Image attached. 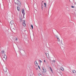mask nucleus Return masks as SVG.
Instances as JSON below:
<instances>
[{
    "instance_id": "obj_19",
    "label": "nucleus",
    "mask_w": 76,
    "mask_h": 76,
    "mask_svg": "<svg viewBox=\"0 0 76 76\" xmlns=\"http://www.w3.org/2000/svg\"><path fill=\"white\" fill-rule=\"evenodd\" d=\"M1 53H4V50H2L1 51Z\"/></svg>"
},
{
    "instance_id": "obj_27",
    "label": "nucleus",
    "mask_w": 76,
    "mask_h": 76,
    "mask_svg": "<svg viewBox=\"0 0 76 76\" xmlns=\"http://www.w3.org/2000/svg\"><path fill=\"white\" fill-rule=\"evenodd\" d=\"M15 40L16 41H17L18 40V38L17 37L15 38Z\"/></svg>"
},
{
    "instance_id": "obj_7",
    "label": "nucleus",
    "mask_w": 76,
    "mask_h": 76,
    "mask_svg": "<svg viewBox=\"0 0 76 76\" xmlns=\"http://www.w3.org/2000/svg\"><path fill=\"white\" fill-rule=\"evenodd\" d=\"M34 7L36 8V7H37V5L36 4H34Z\"/></svg>"
},
{
    "instance_id": "obj_18",
    "label": "nucleus",
    "mask_w": 76,
    "mask_h": 76,
    "mask_svg": "<svg viewBox=\"0 0 76 76\" xmlns=\"http://www.w3.org/2000/svg\"><path fill=\"white\" fill-rule=\"evenodd\" d=\"M46 56L47 57H48V56L49 57V54H48V53H46Z\"/></svg>"
},
{
    "instance_id": "obj_34",
    "label": "nucleus",
    "mask_w": 76,
    "mask_h": 76,
    "mask_svg": "<svg viewBox=\"0 0 76 76\" xmlns=\"http://www.w3.org/2000/svg\"><path fill=\"white\" fill-rule=\"evenodd\" d=\"M23 30H22V32H23Z\"/></svg>"
},
{
    "instance_id": "obj_1",
    "label": "nucleus",
    "mask_w": 76,
    "mask_h": 76,
    "mask_svg": "<svg viewBox=\"0 0 76 76\" xmlns=\"http://www.w3.org/2000/svg\"><path fill=\"white\" fill-rule=\"evenodd\" d=\"M14 2L15 4H18V5H19V6H20L22 5L20 1L19 0H14Z\"/></svg>"
},
{
    "instance_id": "obj_32",
    "label": "nucleus",
    "mask_w": 76,
    "mask_h": 76,
    "mask_svg": "<svg viewBox=\"0 0 76 76\" xmlns=\"http://www.w3.org/2000/svg\"><path fill=\"white\" fill-rule=\"evenodd\" d=\"M31 40L32 41V38H31Z\"/></svg>"
},
{
    "instance_id": "obj_10",
    "label": "nucleus",
    "mask_w": 76,
    "mask_h": 76,
    "mask_svg": "<svg viewBox=\"0 0 76 76\" xmlns=\"http://www.w3.org/2000/svg\"><path fill=\"white\" fill-rule=\"evenodd\" d=\"M4 58L5 59H6L7 58V56L6 55H4Z\"/></svg>"
},
{
    "instance_id": "obj_23",
    "label": "nucleus",
    "mask_w": 76,
    "mask_h": 76,
    "mask_svg": "<svg viewBox=\"0 0 76 76\" xmlns=\"http://www.w3.org/2000/svg\"><path fill=\"white\" fill-rule=\"evenodd\" d=\"M44 4L45 5V7H46V3H44Z\"/></svg>"
},
{
    "instance_id": "obj_26",
    "label": "nucleus",
    "mask_w": 76,
    "mask_h": 76,
    "mask_svg": "<svg viewBox=\"0 0 76 76\" xmlns=\"http://www.w3.org/2000/svg\"><path fill=\"white\" fill-rule=\"evenodd\" d=\"M71 7H72V8H74V7H75L73 6H72Z\"/></svg>"
},
{
    "instance_id": "obj_11",
    "label": "nucleus",
    "mask_w": 76,
    "mask_h": 76,
    "mask_svg": "<svg viewBox=\"0 0 76 76\" xmlns=\"http://www.w3.org/2000/svg\"><path fill=\"white\" fill-rule=\"evenodd\" d=\"M34 64H35L36 66H37L38 65V64H37V62L36 61H35L34 62Z\"/></svg>"
},
{
    "instance_id": "obj_5",
    "label": "nucleus",
    "mask_w": 76,
    "mask_h": 76,
    "mask_svg": "<svg viewBox=\"0 0 76 76\" xmlns=\"http://www.w3.org/2000/svg\"><path fill=\"white\" fill-rule=\"evenodd\" d=\"M42 70H43V72L44 73H45L46 72H47V70L46 69H45V68L43 67L42 68Z\"/></svg>"
},
{
    "instance_id": "obj_2",
    "label": "nucleus",
    "mask_w": 76,
    "mask_h": 76,
    "mask_svg": "<svg viewBox=\"0 0 76 76\" xmlns=\"http://www.w3.org/2000/svg\"><path fill=\"white\" fill-rule=\"evenodd\" d=\"M20 53L23 56H24L25 54V52L23 50L20 49Z\"/></svg>"
},
{
    "instance_id": "obj_4",
    "label": "nucleus",
    "mask_w": 76,
    "mask_h": 76,
    "mask_svg": "<svg viewBox=\"0 0 76 76\" xmlns=\"http://www.w3.org/2000/svg\"><path fill=\"white\" fill-rule=\"evenodd\" d=\"M24 11H25V10H24H24H22V14H23V18H25L24 17V16H25V13H24Z\"/></svg>"
},
{
    "instance_id": "obj_21",
    "label": "nucleus",
    "mask_w": 76,
    "mask_h": 76,
    "mask_svg": "<svg viewBox=\"0 0 76 76\" xmlns=\"http://www.w3.org/2000/svg\"><path fill=\"white\" fill-rule=\"evenodd\" d=\"M31 26L32 29H33V25H31Z\"/></svg>"
},
{
    "instance_id": "obj_28",
    "label": "nucleus",
    "mask_w": 76,
    "mask_h": 76,
    "mask_svg": "<svg viewBox=\"0 0 76 76\" xmlns=\"http://www.w3.org/2000/svg\"><path fill=\"white\" fill-rule=\"evenodd\" d=\"M23 23H25V20H23Z\"/></svg>"
},
{
    "instance_id": "obj_20",
    "label": "nucleus",
    "mask_w": 76,
    "mask_h": 76,
    "mask_svg": "<svg viewBox=\"0 0 76 76\" xmlns=\"http://www.w3.org/2000/svg\"><path fill=\"white\" fill-rule=\"evenodd\" d=\"M56 38H58V35H56Z\"/></svg>"
},
{
    "instance_id": "obj_13",
    "label": "nucleus",
    "mask_w": 76,
    "mask_h": 76,
    "mask_svg": "<svg viewBox=\"0 0 76 76\" xmlns=\"http://www.w3.org/2000/svg\"><path fill=\"white\" fill-rule=\"evenodd\" d=\"M23 25L24 26H26V24L25 23H23Z\"/></svg>"
},
{
    "instance_id": "obj_9",
    "label": "nucleus",
    "mask_w": 76,
    "mask_h": 76,
    "mask_svg": "<svg viewBox=\"0 0 76 76\" xmlns=\"http://www.w3.org/2000/svg\"><path fill=\"white\" fill-rule=\"evenodd\" d=\"M60 70L64 71V68H63L62 67H61L60 68Z\"/></svg>"
},
{
    "instance_id": "obj_14",
    "label": "nucleus",
    "mask_w": 76,
    "mask_h": 76,
    "mask_svg": "<svg viewBox=\"0 0 76 76\" xmlns=\"http://www.w3.org/2000/svg\"><path fill=\"white\" fill-rule=\"evenodd\" d=\"M22 20V19L21 18H20V22H21Z\"/></svg>"
},
{
    "instance_id": "obj_39",
    "label": "nucleus",
    "mask_w": 76,
    "mask_h": 76,
    "mask_svg": "<svg viewBox=\"0 0 76 76\" xmlns=\"http://www.w3.org/2000/svg\"><path fill=\"white\" fill-rule=\"evenodd\" d=\"M42 2H44V1H42Z\"/></svg>"
},
{
    "instance_id": "obj_12",
    "label": "nucleus",
    "mask_w": 76,
    "mask_h": 76,
    "mask_svg": "<svg viewBox=\"0 0 76 76\" xmlns=\"http://www.w3.org/2000/svg\"><path fill=\"white\" fill-rule=\"evenodd\" d=\"M10 23L11 25L13 24V21L12 20L10 22Z\"/></svg>"
},
{
    "instance_id": "obj_36",
    "label": "nucleus",
    "mask_w": 76,
    "mask_h": 76,
    "mask_svg": "<svg viewBox=\"0 0 76 76\" xmlns=\"http://www.w3.org/2000/svg\"><path fill=\"white\" fill-rule=\"evenodd\" d=\"M75 4L76 5V2L75 3Z\"/></svg>"
},
{
    "instance_id": "obj_25",
    "label": "nucleus",
    "mask_w": 76,
    "mask_h": 76,
    "mask_svg": "<svg viewBox=\"0 0 76 76\" xmlns=\"http://www.w3.org/2000/svg\"><path fill=\"white\" fill-rule=\"evenodd\" d=\"M42 10H43V8H42Z\"/></svg>"
},
{
    "instance_id": "obj_35",
    "label": "nucleus",
    "mask_w": 76,
    "mask_h": 76,
    "mask_svg": "<svg viewBox=\"0 0 76 76\" xmlns=\"http://www.w3.org/2000/svg\"><path fill=\"white\" fill-rule=\"evenodd\" d=\"M45 54H46V55L47 54H46V53H45Z\"/></svg>"
},
{
    "instance_id": "obj_30",
    "label": "nucleus",
    "mask_w": 76,
    "mask_h": 76,
    "mask_svg": "<svg viewBox=\"0 0 76 76\" xmlns=\"http://www.w3.org/2000/svg\"><path fill=\"white\" fill-rule=\"evenodd\" d=\"M40 63H42V61H41V60H39Z\"/></svg>"
},
{
    "instance_id": "obj_8",
    "label": "nucleus",
    "mask_w": 76,
    "mask_h": 76,
    "mask_svg": "<svg viewBox=\"0 0 76 76\" xmlns=\"http://www.w3.org/2000/svg\"><path fill=\"white\" fill-rule=\"evenodd\" d=\"M17 10L18 11H20V7H17Z\"/></svg>"
},
{
    "instance_id": "obj_33",
    "label": "nucleus",
    "mask_w": 76,
    "mask_h": 76,
    "mask_svg": "<svg viewBox=\"0 0 76 76\" xmlns=\"http://www.w3.org/2000/svg\"><path fill=\"white\" fill-rule=\"evenodd\" d=\"M36 70H38V68H37Z\"/></svg>"
},
{
    "instance_id": "obj_38",
    "label": "nucleus",
    "mask_w": 76,
    "mask_h": 76,
    "mask_svg": "<svg viewBox=\"0 0 76 76\" xmlns=\"http://www.w3.org/2000/svg\"><path fill=\"white\" fill-rule=\"evenodd\" d=\"M24 32H25V31L24 30Z\"/></svg>"
},
{
    "instance_id": "obj_6",
    "label": "nucleus",
    "mask_w": 76,
    "mask_h": 76,
    "mask_svg": "<svg viewBox=\"0 0 76 76\" xmlns=\"http://www.w3.org/2000/svg\"><path fill=\"white\" fill-rule=\"evenodd\" d=\"M57 39L58 42H59L58 43V44H59V45H60L61 43L60 42V39L59 38H58Z\"/></svg>"
},
{
    "instance_id": "obj_16",
    "label": "nucleus",
    "mask_w": 76,
    "mask_h": 76,
    "mask_svg": "<svg viewBox=\"0 0 76 76\" xmlns=\"http://www.w3.org/2000/svg\"><path fill=\"white\" fill-rule=\"evenodd\" d=\"M50 69L51 71V72L53 73V70H52V69H51V67H50Z\"/></svg>"
},
{
    "instance_id": "obj_24",
    "label": "nucleus",
    "mask_w": 76,
    "mask_h": 76,
    "mask_svg": "<svg viewBox=\"0 0 76 76\" xmlns=\"http://www.w3.org/2000/svg\"><path fill=\"white\" fill-rule=\"evenodd\" d=\"M52 62H53V63H55V62H56V61L53 60V61H52Z\"/></svg>"
},
{
    "instance_id": "obj_3",
    "label": "nucleus",
    "mask_w": 76,
    "mask_h": 76,
    "mask_svg": "<svg viewBox=\"0 0 76 76\" xmlns=\"http://www.w3.org/2000/svg\"><path fill=\"white\" fill-rule=\"evenodd\" d=\"M7 69L6 67H4L3 68V70L4 72H5V73L7 75Z\"/></svg>"
},
{
    "instance_id": "obj_17",
    "label": "nucleus",
    "mask_w": 76,
    "mask_h": 76,
    "mask_svg": "<svg viewBox=\"0 0 76 76\" xmlns=\"http://www.w3.org/2000/svg\"><path fill=\"white\" fill-rule=\"evenodd\" d=\"M12 32H13V31H15V28H13L12 30Z\"/></svg>"
},
{
    "instance_id": "obj_29",
    "label": "nucleus",
    "mask_w": 76,
    "mask_h": 76,
    "mask_svg": "<svg viewBox=\"0 0 76 76\" xmlns=\"http://www.w3.org/2000/svg\"><path fill=\"white\" fill-rule=\"evenodd\" d=\"M38 67L39 68V69H40V67L39 65H38Z\"/></svg>"
},
{
    "instance_id": "obj_15",
    "label": "nucleus",
    "mask_w": 76,
    "mask_h": 76,
    "mask_svg": "<svg viewBox=\"0 0 76 76\" xmlns=\"http://www.w3.org/2000/svg\"><path fill=\"white\" fill-rule=\"evenodd\" d=\"M72 73H76V71H75V70H73L72 71Z\"/></svg>"
},
{
    "instance_id": "obj_22",
    "label": "nucleus",
    "mask_w": 76,
    "mask_h": 76,
    "mask_svg": "<svg viewBox=\"0 0 76 76\" xmlns=\"http://www.w3.org/2000/svg\"><path fill=\"white\" fill-rule=\"evenodd\" d=\"M39 76H42V74H39Z\"/></svg>"
},
{
    "instance_id": "obj_31",
    "label": "nucleus",
    "mask_w": 76,
    "mask_h": 76,
    "mask_svg": "<svg viewBox=\"0 0 76 76\" xmlns=\"http://www.w3.org/2000/svg\"><path fill=\"white\" fill-rule=\"evenodd\" d=\"M44 62H45V60H44Z\"/></svg>"
},
{
    "instance_id": "obj_37",
    "label": "nucleus",
    "mask_w": 76,
    "mask_h": 76,
    "mask_svg": "<svg viewBox=\"0 0 76 76\" xmlns=\"http://www.w3.org/2000/svg\"><path fill=\"white\" fill-rule=\"evenodd\" d=\"M61 43H62V40H61Z\"/></svg>"
}]
</instances>
